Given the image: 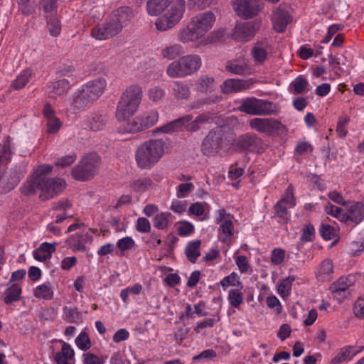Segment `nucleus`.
I'll return each instance as SVG.
<instances>
[{"label":"nucleus","instance_id":"obj_1","mask_svg":"<svg viewBox=\"0 0 364 364\" xmlns=\"http://www.w3.org/2000/svg\"><path fill=\"white\" fill-rule=\"evenodd\" d=\"M53 166L48 164L38 166L21 187L24 196H33L36 191H41L39 198L46 200L54 198L65 187V181L59 178H51L48 175L51 173Z\"/></svg>","mask_w":364,"mask_h":364},{"label":"nucleus","instance_id":"obj_2","mask_svg":"<svg viewBox=\"0 0 364 364\" xmlns=\"http://www.w3.org/2000/svg\"><path fill=\"white\" fill-rule=\"evenodd\" d=\"M132 9L121 6L113 11L106 20L91 29V36L98 41L110 39L119 34L133 17Z\"/></svg>","mask_w":364,"mask_h":364},{"label":"nucleus","instance_id":"obj_3","mask_svg":"<svg viewBox=\"0 0 364 364\" xmlns=\"http://www.w3.org/2000/svg\"><path fill=\"white\" fill-rule=\"evenodd\" d=\"M215 21V14L211 11L198 14L191 18L186 26H183L178 31V39L182 43L196 41L211 29Z\"/></svg>","mask_w":364,"mask_h":364},{"label":"nucleus","instance_id":"obj_4","mask_svg":"<svg viewBox=\"0 0 364 364\" xmlns=\"http://www.w3.org/2000/svg\"><path fill=\"white\" fill-rule=\"evenodd\" d=\"M166 143L161 139H149L141 144L135 151V160L141 169H151L163 157Z\"/></svg>","mask_w":364,"mask_h":364},{"label":"nucleus","instance_id":"obj_5","mask_svg":"<svg viewBox=\"0 0 364 364\" xmlns=\"http://www.w3.org/2000/svg\"><path fill=\"white\" fill-rule=\"evenodd\" d=\"M142 89L136 85L128 87L122 93L117 104L116 117L118 121H125L136 112L142 98Z\"/></svg>","mask_w":364,"mask_h":364},{"label":"nucleus","instance_id":"obj_6","mask_svg":"<svg viewBox=\"0 0 364 364\" xmlns=\"http://www.w3.org/2000/svg\"><path fill=\"white\" fill-rule=\"evenodd\" d=\"M105 87L106 81L103 78H97L87 82L74 96V107L77 109H83L88 104L98 99L104 92Z\"/></svg>","mask_w":364,"mask_h":364},{"label":"nucleus","instance_id":"obj_7","mask_svg":"<svg viewBox=\"0 0 364 364\" xmlns=\"http://www.w3.org/2000/svg\"><path fill=\"white\" fill-rule=\"evenodd\" d=\"M185 9V0H175L170 2L163 11V15L156 21V29L166 31L174 27L183 18Z\"/></svg>","mask_w":364,"mask_h":364},{"label":"nucleus","instance_id":"obj_8","mask_svg":"<svg viewBox=\"0 0 364 364\" xmlns=\"http://www.w3.org/2000/svg\"><path fill=\"white\" fill-rule=\"evenodd\" d=\"M201 65V58L199 55H186L172 62L167 67L166 73L171 77H184L196 73Z\"/></svg>","mask_w":364,"mask_h":364},{"label":"nucleus","instance_id":"obj_9","mask_svg":"<svg viewBox=\"0 0 364 364\" xmlns=\"http://www.w3.org/2000/svg\"><path fill=\"white\" fill-rule=\"evenodd\" d=\"M237 110L250 115H277L278 106L270 101L247 97L242 100Z\"/></svg>","mask_w":364,"mask_h":364},{"label":"nucleus","instance_id":"obj_10","mask_svg":"<svg viewBox=\"0 0 364 364\" xmlns=\"http://www.w3.org/2000/svg\"><path fill=\"white\" fill-rule=\"evenodd\" d=\"M100 164V157L95 152L83 157L72 170L73 177L77 181H87L97 173Z\"/></svg>","mask_w":364,"mask_h":364},{"label":"nucleus","instance_id":"obj_11","mask_svg":"<svg viewBox=\"0 0 364 364\" xmlns=\"http://www.w3.org/2000/svg\"><path fill=\"white\" fill-rule=\"evenodd\" d=\"M250 126L252 129L268 135L286 130V127L280 121L273 118H254L250 120Z\"/></svg>","mask_w":364,"mask_h":364},{"label":"nucleus","instance_id":"obj_12","mask_svg":"<svg viewBox=\"0 0 364 364\" xmlns=\"http://www.w3.org/2000/svg\"><path fill=\"white\" fill-rule=\"evenodd\" d=\"M25 171L21 166H15L0 175V193H6L14 189L24 176Z\"/></svg>","mask_w":364,"mask_h":364},{"label":"nucleus","instance_id":"obj_13","mask_svg":"<svg viewBox=\"0 0 364 364\" xmlns=\"http://www.w3.org/2000/svg\"><path fill=\"white\" fill-rule=\"evenodd\" d=\"M223 132L220 129L210 130L201 144L202 153L207 156H215L221 149Z\"/></svg>","mask_w":364,"mask_h":364},{"label":"nucleus","instance_id":"obj_14","mask_svg":"<svg viewBox=\"0 0 364 364\" xmlns=\"http://www.w3.org/2000/svg\"><path fill=\"white\" fill-rule=\"evenodd\" d=\"M271 20L273 28L277 32H284L287 25L292 21V18L288 11L287 6L280 4L277 9H275L271 15Z\"/></svg>","mask_w":364,"mask_h":364},{"label":"nucleus","instance_id":"obj_15","mask_svg":"<svg viewBox=\"0 0 364 364\" xmlns=\"http://www.w3.org/2000/svg\"><path fill=\"white\" fill-rule=\"evenodd\" d=\"M259 27V23L253 21L237 23L232 36L237 41L247 42L255 36Z\"/></svg>","mask_w":364,"mask_h":364},{"label":"nucleus","instance_id":"obj_16","mask_svg":"<svg viewBox=\"0 0 364 364\" xmlns=\"http://www.w3.org/2000/svg\"><path fill=\"white\" fill-rule=\"evenodd\" d=\"M232 3L237 15L245 18L257 15L259 10L257 0H232Z\"/></svg>","mask_w":364,"mask_h":364},{"label":"nucleus","instance_id":"obj_17","mask_svg":"<svg viewBox=\"0 0 364 364\" xmlns=\"http://www.w3.org/2000/svg\"><path fill=\"white\" fill-rule=\"evenodd\" d=\"M261 139L255 134H246L238 137L235 146L240 151H255L259 148Z\"/></svg>","mask_w":364,"mask_h":364},{"label":"nucleus","instance_id":"obj_18","mask_svg":"<svg viewBox=\"0 0 364 364\" xmlns=\"http://www.w3.org/2000/svg\"><path fill=\"white\" fill-rule=\"evenodd\" d=\"M43 114L46 119V132L48 134L57 133L62 126L60 119L55 117V112L49 103H46L43 109Z\"/></svg>","mask_w":364,"mask_h":364},{"label":"nucleus","instance_id":"obj_19","mask_svg":"<svg viewBox=\"0 0 364 364\" xmlns=\"http://www.w3.org/2000/svg\"><path fill=\"white\" fill-rule=\"evenodd\" d=\"M92 241V236L88 232L76 233L70 236L66 240L68 245L73 251H82L87 250L85 244Z\"/></svg>","mask_w":364,"mask_h":364},{"label":"nucleus","instance_id":"obj_20","mask_svg":"<svg viewBox=\"0 0 364 364\" xmlns=\"http://www.w3.org/2000/svg\"><path fill=\"white\" fill-rule=\"evenodd\" d=\"M252 82L242 79H228L220 85L223 94L238 92L250 88Z\"/></svg>","mask_w":364,"mask_h":364},{"label":"nucleus","instance_id":"obj_21","mask_svg":"<svg viewBox=\"0 0 364 364\" xmlns=\"http://www.w3.org/2000/svg\"><path fill=\"white\" fill-rule=\"evenodd\" d=\"M191 119H193L192 115H186L155 129L153 131V133L172 134L173 132H181L183 129L184 123L189 122Z\"/></svg>","mask_w":364,"mask_h":364},{"label":"nucleus","instance_id":"obj_22","mask_svg":"<svg viewBox=\"0 0 364 364\" xmlns=\"http://www.w3.org/2000/svg\"><path fill=\"white\" fill-rule=\"evenodd\" d=\"M225 68L230 73L235 75H245L252 73V68L244 58H235L228 60Z\"/></svg>","mask_w":364,"mask_h":364},{"label":"nucleus","instance_id":"obj_23","mask_svg":"<svg viewBox=\"0 0 364 364\" xmlns=\"http://www.w3.org/2000/svg\"><path fill=\"white\" fill-rule=\"evenodd\" d=\"M70 82L66 79H61L58 81L50 82L47 86V93L51 98L65 95L70 89Z\"/></svg>","mask_w":364,"mask_h":364},{"label":"nucleus","instance_id":"obj_24","mask_svg":"<svg viewBox=\"0 0 364 364\" xmlns=\"http://www.w3.org/2000/svg\"><path fill=\"white\" fill-rule=\"evenodd\" d=\"M56 242H43L33 252V257L40 262H45L51 257L52 253L55 251Z\"/></svg>","mask_w":364,"mask_h":364},{"label":"nucleus","instance_id":"obj_25","mask_svg":"<svg viewBox=\"0 0 364 364\" xmlns=\"http://www.w3.org/2000/svg\"><path fill=\"white\" fill-rule=\"evenodd\" d=\"M355 346H346L343 348H339L335 356L331 359V364H340L343 362H348L353 359L356 355V353H354Z\"/></svg>","mask_w":364,"mask_h":364},{"label":"nucleus","instance_id":"obj_26","mask_svg":"<svg viewBox=\"0 0 364 364\" xmlns=\"http://www.w3.org/2000/svg\"><path fill=\"white\" fill-rule=\"evenodd\" d=\"M74 355L71 346L63 342L61 350L55 354L54 359L56 364H69V361L74 359Z\"/></svg>","mask_w":364,"mask_h":364},{"label":"nucleus","instance_id":"obj_27","mask_svg":"<svg viewBox=\"0 0 364 364\" xmlns=\"http://www.w3.org/2000/svg\"><path fill=\"white\" fill-rule=\"evenodd\" d=\"M122 122L123 124L118 128L120 133H136L144 130L139 116L131 120L127 119Z\"/></svg>","mask_w":364,"mask_h":364},{"label":"nucleus","instance_id":"obj_28","mask_svg":"<svg viewBox=\"0 0 364 364\" xmlns=\"http://www.w3.org/2000/svg\"><path fill=\"white\" fill-rule=\"evenodd\" d=\"M267 43L264 45L262 43L258 42L252 48L251 55L257 65H262L266 61L267 58Z\"/></svg>","mask_w":364,"mask_h":364},{"label":"nucleus","instance_id":"obj_29","mask_svg":"<svg viewBox=\"0 0 364 364\" xmlns=\"http://www.w3.org/2000/svg\"><path fill=\"white\" fill-rule=\"evenodd\" d=\"M44 16L46 20V27L49 34L53 37L59 36L61 32V25L57 14H44Z\"/></svg>","mask_w":364,"mask_h":364},{"label":"nucleus","instance_id":"obj_30","mask_svg":"<svg viewBox=\"0 0 364 364\" xmlns=\"http://www.w3.org/2000/svg\"><path fill=\"white\" fill-rule=\"evenodd\" d=\"M8 287L4 291V301L6 304H11L14 301H18L20 299V295L21 294V287L20 284H10L7 285Z\"/></svg>","mask_w":364,"mask_h":364},{"label":"nucleus","instance_id":"obj_31","mask_svg":"<svg viewBox=\"0 0 364 364\" xmlns=\"http://www.w3.org/2000/svg\"><path fill=\"white\" fill-rule=\"evenodd\" d=\"M171 1V0H148L146 3L147 12L151 16H158Z\"/></svg>","mask_w":364,"mask_h":364},{"label":"nucleus","instance_id":"obj_32","mask_svg":"<svg viewBox=\"0 0 364 364\" xmlns=\"http://www.w3.org/2000/svg\"><path fill=\"white\" fill-rule=\"evenodd\" d=\"M143 129H147L154 126L159 120V113L151 109L139 116Z\"/></svg>","mask_w":364,"mask_h":364},{"label":"nucleus","instance_id":"obj_33","mask_svg":"<svg viewBox=\"0 0 364 364\" xmlns=\"http://www.w3.org/2000/svg\"><path fill=\"white\" fill-rule=\"evenodd\" d=\"M53 290L50 282H47L38 285L33 290V294L36 298L50 300L53 298Z\"/></svg>","mask_w":364,"mask_h":364},{"label":"nucleus","instance_id":"obj_34","mask_svg":"<svg viewBox=\"0 0 364 364\" xmlns=\"http://www.w3.org/2000/svg\"><path fill=\"white\" fill-rule=\"evenodd\" d=\"M11 138L6 136L2 143L0 144V159L8 163L11 160L14 154V148Z\"/></svg>","mask_w":364,"mask_h":364},{"label":"nucleus","instance_id":"obj_35","mask_svg":"<svg viewBox=\"0 0 364 364\" xmlns=\"http://www.w3.org/2000/svg\"><path fill=\"white\" fill-rule=\"evenodd\" d=\"M184 53L182 46L178 43L170 45L164 48L161 54L162 57L167 60H173Z\"/></svg>","mask_w":364,"mask_h":364},{"label":"nucleus","instance_id":"obj_36","mask_svg":"<svg viewBox=\"0 0 364 364\" xmlns=\"http://www.w3.org/2000/svg\"><path fill=\"white\" fill-rule=\"evenodd\" d=\"M350 220L359 224L364 219V203H355L349 208Z\"/></svg>","mask_w":364,"mask_h":364},{"label":"nucleus","instance_id":"obj_37","mask_svg":"<svg viewBox=\"0 0 364 364\" xmlns=\"http://www.w3.org/2000/svg\"><path fill=\"white\" fill-rule=\"evenodd\" d=\"M32 75V72L30 70H25L22 71L16 79H14L10 85L11 89L19 90L24 87L29 82Z\"/></svg>","mask_w":364,"mask_h":364},{"label":"nucleus","instance_id":"obj_38","mask_svg":"<svg viewBox=\"0 0 364 364\" xmlns=\"http://www.w3.org/2000/svg\"><path fill=\"white\" fill-rule=\"evenodd\" d=\"M107 122V119L106 116L94 114L87 119V125L93 131H99L105 127Z\"/></svg>","mask_w":364,"mask_h":364},{"label":"nucleus","instance_id":"obj_39","mask_svg":"<svg viewBox=\"0 0 364 364\" xmlns=\"http://www.w3.org/2000/svg\"><path fill=\"white\" fill-rule=\"evenodd\" d=\"M172 90L173 95L178 100H186L191 94L189 87L181 82H174L172 85Z\"/></svg>","mask_w":364,"mask_h":364},{"label":"nucleus","instance_id":"obj_40","mask_svg":"<svg viewBox=\"0 0 364 364\" xmlns=\"http://www.w3.org/2000/svg\"><path fill=\"white\" fill-rule=\"evenodd\" d=\"M172 215L168 212L157 213L154 218V226L159 230H165L170 225Z\"/></svg>","mask_w":364,"mask_h":364},{"label":"nucleus","instance_id":"obj_41","mask_svg":"<svg viewBox=\"0 0 364 364\" xmlns=\"http://www.w3.org/2000/svg\"><path fill=\"white\" fill-rule=\"evenodd\" d=\"M64 319L70 323L80 324L82 323L83 319L81 313L77 308L63 307Z\"/></svg>","mask_w":364,"mask_h":364},{"label":"nucleus","instance_id":"obj_42","mask_svg":"<svg viewBox=\"0 0 364 364\" xmlns=\"http://www.w3.org/2000/svg\"><path fill=\"white\" fill-rule=\"evenodd\" d=\"M200 240H195L191 242L185 250L186 256L191 263H196L198 257L200 256L199 247L200 246Z\"/></svg>","mask_w":364,"mask_h":364},{"label":"nucleus","instance_id":"obj_43","mask_svg":"<svg viewBox=\"0 0 364 364\" xmlns=\"http://www.w3.org/2000/svg\"><path fill=\"white\" fill-rule=\"evenodd\" d=\"M295 277L290 275L285 279H282L278 285V294L282 297L285 298L290 295L293 282L295 281Z\"/></svg>","mask_w":364,"mask_h":364},{"label":"nucleus","instance_id":"obj_44","mask_svg":"<svg viewBox=\"0 0 364 364\" xmlns=\"http://www.w3.org/2000/svg\"><path fill=\"white\" fill-rule=\"evenodd\" d=\"M308 85V81L304 77L299 75L291 82L289 90L294 95L301 94L306 90Z\"/></svg>","mask_w":364,"mask_h":364},{"label":"nucleus","instance_id":"obj_45","mask_svg":"<svg viewBox=\"0 0 364 364\" xmlns=\"http://www.w3.org/2000/svg\"><path fill=\"white\" fill-rule=\"evenodd\" d=\"M215 88V80L213 77L205 75L198 80V89L200 92L210 93Z\"/></svg>","mask_w":364,"mask_h":364},{"label":"nucleus","instance_id":"obj_46","mask_svg":"<svg viewBox=\"0 0 364 364\" xmlns=\"http://www.w3.org/2000/svg\"><path fill=\"white\" fill-rule=\"evenodd\" d=\"M153 184L152 180L149 177H144L135 181L131 183L132 188L137 192H144Z\"/></svg>","mask_w":364,"mask_h":364},{"label":"nucleus","instance_id":"obj_47","mask_svg":"<svg viewBox=\"0 0 364 364\" xmlns=\"http://www.w3.org/2000/svg\"><path fill=\"white\" fill-rule=\"evenodd\" d=\"M219 0H188V6L195 11L203 10L211 5L216 4Z\"/></svg>","mask_w":364,"mask_h":364},{"label":"nucleus","instance_id":"obj_48","mask_svg":"<svg viewBox=\"0 0 364 364\" xmlns=\"http://www.w3.org/2000/svg\"><path fill=\"white\" fill-rule=\"evenodd\" d=\"M228 300L231 306L237 309L243 302V294L238 289H230L228 291Z\"/></svg>","mask_w":364,"mask_h":364},{"label":"nucleus","instance_id":"obj_49","mask_svg":"<svg viewBox=\"0 0 364 364\" xmlns=\"http://www.w3.org/2000/svg\"><path fill=\"white\" fill-rule=\"evenodd\" d=\"M274 215L272 218L278 217L282 223H287L289 220V213L284 203L278 201L274 206Z\"/></svg>","mask_w":364,"mask_h":364},{"label":"nucleus","instance_id":"obj_50","mask_svg":"<svg viewBox=\"0 0 364 364\" xmlns=\"http://www.w3.org/2000/svg\"><path fill=\"white\" fill-rule=\"evenodd\" d=\"M59 0H39V6L45 14H57Z\"/></svg>","mask_w":364,"mask_h":364},{"label":"nucleus","instance_id":"obj_51","mask_svg":"<svg viewBox=\"0 0 364 364\" xmlns=\"http://www.w3.org/2000/svg\"><path fill=\"white\" fill-rule=\"evenodd\" d=\"M18 11L23 16H29L36 12V6L31 0H16Z\"/></svg>","mask_w":364,"mask_h":364},{"label":"nucleus","instance_id":"obj_52","mask_svg":"<svg viewBox=\"0 0 364 364\" xmlns=\"http://www.w3.org/2000/svg\"><path fill=\"white\" fill-rule=\"evenodd\" d=\"M75 344L79 349L83 351L89 350L91 347L89 335L86 332H81L75 338Z\"/></svg>","mask_w":364,"mask_h":364},{"label":"nucleus","instance_id":"obj_53","mask_svg":"<svg viewBox=\"0 0 364 364\" xmlns=\"http://www.w3.org/2000/svg\"><path fill=\"white\" fill-rule=\"evenodd\" d=\"M220 285L224 288H227L229 286L232 287H240L242 288V282L239 280L236 273L232 272L230 275L223 278L220 282Z\"/></svg>","mask_w":364,"mask_h":364},{"label":"nucleus","instance_id":"obj_54","mask_svg":"<svg viewBox=\"0 0 364 364\" xmlns=\"http://www.w3.org/2000/svg\"><path fill=\"white\" fill-rule=\"evenodd\" d=\"M107 356L100 358L92 353H85L82 356L83 364H104Z\"/></svg>","mask_w":364,"mask_h":364},{"label":"nucleus","instance_id":"obj_55","mask_svg":"<svg viewBox=\"0 0 364 364\" xmlns=\"http://www.w3.org/2000/svg\"><path fill=\"white\" fill-rule=\"evenodd\" d=\"M218 230L225 235V238L223 239V241L225 242L227 238L230 237L233 235V223L230 219L225 220L222 223H220Z\"/></svg>","mask_w":364,"mask_h":364},{"label":"nucleus","instance_id":"obj_56","mask_svg":"<svg viewBox=\"0 0 364 364\" xmlns=\"http://www.w3.org/2000/svg\"><path fill=\"white\" fill-rule=\"evenodd\" d=\"M351 284L352 282L349 278L341 277L336 282H335L331 285L330 289H338L342 291L350 290L349 287L351 286Z\"/></svg>","mask_w":364,"mask_h":364},{"label":"nucleus","instance_id":"obj_57","mask_svg":"<svg viewBox=\"0 0 364 364\" xmlns=\"http://www.w3.org/2000/svg\"><path fill=\"white\" fill-rule=\"evenodd\" d=\"M315 237V229L313 225L309 223L305 225L303 229V232L300 237L301 244L304 242H311Z\"/></svg>","mask_w":364,"mask_h":364},{"label":"nucleus","instance_id":"obj_58","mask_svg":"<svg viewBox=\"0 0 364 364\" xmlns=\"http://www.w3.org/2000/svg\"><path fill=\"white\" fill-rule=\"evenodd\" d=\"M364 251V239L361 241H353L349 245L348 253L351 257L361 255Z\"/></svg>","mask_w":364,"mask_h":364},{"label":"nucleus","instance_id":"obj_59","mask_svg":"<svg viewBox=\"0 0 364 364\" xmlns=\"http://www.w3.org/2000/svg\"><path fill=\"white\" fill-rule=\"evenodd\" d=\"M77 159V154L72 153L69 155L58 158L55 162V165L59 167H66L73 164Z\"/></svg>","mask_w":364,"mask_h":364},{"label":"nucleus","instance_id":"obj_60","mask_svg":"<svg viewBox=\"0 0 364 364\" xmlns=\"http://www.w3.org/2000/svg\"><path fill=\"white\" fill-rule=\"evenodd\" d=\"M319 232L321 236L325 240H331L336 235V230L334 228L330 225L322 224L319 228Z\"/></svg>","mask_w":364,"mask_h":364},{"label":"nucleus","instance_id":"obj_61","mask_svg":"<svg viewBox=\"0 0 364 364\" xmlns=\"http://www.w3.org/2000/svg\"><path fill=\"white\" fill-rule=\"evenodd\" d=\"M151 224L148 219L144 217L139 218L136 220V230L141 233L151 232Z\"/></svg>","mask_w":364,"mask_h":364},{"label":"nucleus","instance_id":"obj_62","mask_svg":"<svg viewBox=\"0 0 364 364\" xmlns=\"http://www.w3.org/2000/svg\"><path fill=\"white\" fill-rule=\"evenodd\" d=\"M285 251L281 248H274L272 252L271 262L275 265L282 264L284 260Z\"/></svg>","mask_w":364,"mask_h":364},{"label":"nucleus","instance_id":"obj_63","mask_svg":"<svg viewBox=\"0 0 364 364\" xmlns=\"http://www.w3.org/2000/svg\"><path fill=\"white\" fill-rule=\"evenodd\" d=\"M194 186L192 183H184L178 185L176 192V196L178 198H185L188 193L193 191Z\"/></svg>","mask_w":364,"mask_h":364},{"label":"nucleus","instance_id":"obj_64","mask_svg":"<svg viewBox=\"0 0 364 364\" xmlns=\"http://www.w3.org/2000/svg\"><path fill=\"white\" fill-rule=\"evenodd\" d=\"M134 241L131 237H125L119 239L117 242V246L121 251L131 250L134 246Z\"/></svg>","mask_w":364,"mask_h":364}]
</instances>
